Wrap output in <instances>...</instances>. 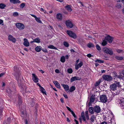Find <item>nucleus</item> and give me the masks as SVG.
Here are the masks:
<instances>
[{
	"mask_svg": "<svg viewBox=\"0 0 124 124\" xmlns=\"http://www.w3.org/2000/svg\"><path fill=\"white\" fill-rule=\"evenodd\" d=\"M14 69L13 75L16 77L17 80H19L20 77V72L19 70V69L17 66L14 67Z\"/></svg>",
	"mask_w": 124,
	"mask_h": 124,
	"instance_id": "obj_1",
	"label": "nucleus"
},
{
	"mask_svg": "<svg viewBox=\"0 0 124 124\" xmlns=\"http://www.w3.org/2000/svg\"><path fill=\"white\" fill-rule=\"evenodd\" d=\"M100 101L103 103H105L107 101V98L105 95L100 96Z\"/></svg>",
	"mask_w": 124,
	"mask_h": 124,
	"instance_id": "obj_2",
	"label": "nucleus"
},
{
	"mask_svg": "<svg viewBox=\"0 0 124 124\" xmlns=\"http://www.w3.org/2000/svg\"><path fill=\"white\" fill-rule=\"evenodd\" d=\"M15 25L16 27L19 30H23L24 28V24L21 23H16Z\"/></svg>",
	"mask_w": 124,
	"mask_h": 124,
	"instance_id": "obj_3",
	"label": "nucleus"
},
{
	"mask_svg": "<svg viewBox=\"0 0 124 124\" xmlns=\"http://www.w3.org/2000/svg\"><path fill=\"white\" fill-rule=\"evenodd\" d=\"M103 51L107 54H109L110 55H111L113 54V51L112 50L110 49L105 47L103 49Z\"/></svg>",
	"mask_w": 124,
	"mask_h": 124,
	"instance_id": "obj_4",
	"label": "nucleus"
},
{
	"mask_svg": "<svg viewBox=\"0 0 124 124\" xmlns=\"http://www.w3.org/2000/svg\"><path fill=\"white\" fill-rule=\"evenodd\" d=\"M67 33L70 37L74 39H75L77 37L76 34L74 33H73L72 31H67Z\"/></svg>",
	"mask_w": 124,
	"mask_h": 124,
	"instance_id": "obj_5",
	"label": "nucleus"
},
{
	"mask_svg": "<svg viewBox=\"0 0 124 124\" xmlns=\"http://www.w3.org/2000/svg\"><path fill=\"white\" fill-rule=\"evenodd\" d=\"M105 40H107L109 43H111L112 41L113 38L109 35H108L105 37Z\"/></svg>",
	"mask_w": 124,
	"mask_h": 124,
	"instance_id": "obj_6",
	"label": "nucleus"
},
{
	"mask_svg": "<svg viewBox=\"0 0 124 124\" xmlns=\"http://www.w3.org/2000/svg\"><path fill=\"white\" fill-rule=\"evenodd\" d=\"M66 24L68 28H72L73 26V25L71 22L69 20L66 21Z\"/></svg>",
	"mask_w": 124,
	"mask_h": 124,
	"instance_id": "obj_7",
	"label": "nucleus"
},
{
	"mask_svg": "<svg viewBox=\"0 0 124 124\" xmlns=\"http://www.w3.org/2000/svg\"><path fill=\"white\" fill-rule=\"evenodd\" d=\"M94 111L96 113H100L101 111V109L100 106L96 105L94 107Z\"/></svg>",
	"mask_w": 124,
	"mask_h": 124,
	"instance_id": "obj_8",
	"label": "nucleus"
},
{
	"mask_svg": "<svg viewBox=\"0 0 124 124\" xmlns=\"http://www.w3.org/2000/svg\"><path fill=\"white\" fill-rule=\"evenodd\" d=\"M119 103L120 104V107L123 108H124V98H121L119 100Z\"/></svg>",
	"mask_w": 124,
	"mask_h": 124,
	"instance_id": "obj_9",
	"label": "nucleus"
},
{
	"mask_svg": "<svg viewBox=\"0 0 124 124\" xmlns=\"http://www.w3.org/2000/svg\"><path fill=\"white\" fill-rule=\"evenodd\" d=\"M104 79L107 81H110L112 79V77L109 75H104L103 77Z\"/></svg>",
	"mask_w": 124,
	"mask_h": 124,
	"instance_id": "obj_10",
	"label": "nucleus"
},
{
	"mask_svg": "<svg viewBox=\"0 0 124 124\" xmlns=\"http://www.w3.org/2000/svg\"><path fill=\"white\" fill-rule=\"evenodd\" d=\"M23 40L24 41L23 45L26 47L29 46L30 45V43L28 39L26 38H24L23 39Z\"/></svg>",
	"mask_w": 124,
	"mask_h": 124,
	"instance_id": "obj_11",
	"label": "nucleus"
},
{
	"mask_svg": "<svg viewBox=\"0 0 124 124\" xmlns=\"http://www.w3.org/2000/svg\"><path fill=\"white\" fill-rule=\"evenodd\" d=\"M110 88L111 91H115L116 89L117 86L114 83L110 85Z\"/></svg>",
	"mask_w": 124,
	"mask_h": 124,
	"instance_id": "obj_12",
	"label": "nucleus"
},
{
	"mask_svg": "<svg viewBox=\"0 0 124 124\" xmlns=\"http://www.w3.org/2000/svg\"><path fill=\"white\" fill-rule=\"evenodd\" d=\"M8 39L10 41H11L13 43H15L16 40L15 38H14L11 35H9L8 37Z\"/></svg>",
	"mask_w": 124,
	"mask_h": 124,
	"instance_id": "obj_13",
	"label": "nucleus"
},
{
	"mask_svg": "<svg viewBox=\"0 0 124 124\" xmlns=\"http://www.w3.org/2000/svg\"><path fill=\"white\" fill-rule=\"evenodd\" d=\"M83 63L82 61H80V63L77 64L75 65V68L76 70L78 69V68L81 67L83 65Z\"/></svg>",
	"mask_w": 124,
	"mask_h": 124,
	"instance_id": "obj_14",
	"label": "nucleus"
},
{
	"mask_svg": "<svg viewBox=\"0 0 124 124\" xmlns=\"http://www.w3.org/2000/svg\"><path fill=\"white\" fill-rule=\"evenodd\" d=\"M32 79L34 81L35 83H37L38 82V79L37 76L34 74H32Z\"/></svg>",
	"mask_w": 124,
	"mask_h": 124,
	"instance_id": "obj_15",
	"label": "nucleus"
},
{
	"mask_svg": "<svg viewBox=\"0 0 124 124\" xmlns=\"http://www.w3.org/2000/svg\"><path fill=\"white\" fill-rule=\"evenodd\" d=\"M31 15L35 18V20L37 22L40 23H42L41 21L40 20V18H38L36 16L34 15L31 14Z\"/></svg>",
	"mask_w": 124,
	"mask_h": 124,
	"instance_id": "obj_16",
	"label": "nucleus"
},
{
	"mask_svg": "<svg viewBox=\"0 0 124 124\" xmlns=\"http://www.w3.org/2000/svg\"><path fill=\"white\" fill-rule=\"evenodd\" d=\"M56 18L59 20H61L62 19V14H58L56 15Z\"/></svg>",
	"mask_w": 124,
	"mask_h": 124,
	"instance_id": "obj_17",
	"label": "nucleus"
},
{
	"mask_svg": "<svg viewBox=\"0 0 124 124\" xmlns=\"http://www.w3.org/2000/svg\"><path fill=\"white\" fill-rule=\"evenodd\" d=\"M66 108L68 109V110L70 111L71 114L73 116L75 117L76 118V116L75 114V113H74V112H73V111L71 110V109L69 107L66 106Z\"/></svg>",
	"mask_w": 124,
	"mask_h": 124,
	"instance_id": "obj_18",
	"label": "nucleus"
},
{
	"mask_svg": "<svg viewBox=\"0 0 124 124\" xmlns=\"http://www.w3.org/2000/svg\"><path fill=\"white\" fill-rule=\"evenodd\" d=\"M61 85L63 87L65 91H66L69 90V86L68 85L64 84H62Z\"/></svg>",
	"mask_w": 124,
	"mask_h": 124,
	"instance_id": "obj_19",
	"label": "nucleus"
},
{
	"mask_svg": "<svg viewBox=\"0 0 124 124\" xmlns=\"http://www.w3.org/2000/svg\"><path fill=\"white\" fill-rule=\"evenodd\" d=\"M10 1L14 4L20 3V1L19 0H10Z\"/></svg>",
	"mask_w": 124,
	"mask_h": 124,
	"instance_id": "obj_20",
	"label": "nucleus"
},
{
	"mask_svg": "<svg viewBox=\"0 0 124 124\" xmlns=\"http://www.w3.org/2000/svg\"><path fill=\"white\" fill-rule=\"evenodd\" d=\"M53 83L57 88H61V86L60 84L57 81H53Z\"/></svg>",
	"mask_w": 124,
	"mask_h": 124,
	"instance_id": "obj_21",
	"label": "nucleus"
},
{
	"mask_svg": "<svg viewBox=\"0 0 124 124\" xmlns=\"http://www.w3.org/2000/svg\"><path fill=\"white\" fill-rule=\"evenodd\" d=\"M76 76L72 77L71 78L70 81L71 82H72L74 81L79 79Z\"/></svg>",
	"mask_w": 124,
	"mask_h": 124,
	"instance_id": "obj_22",
	"label": "nucleus"
},
{
	"mask_svg": "<svg viewBox=\"0 0 124 124\" xmlns=\"http://www.w3.org/2000/svg\"><path fill=\"white\" fill-rule=\"evenodd\" d=\"M95 99V95H92L91 96L90 98V102H93L94 101Z\"/></svg>",
	"mask_w": 124,
	"mask_h": 124,
	"instance_id": "obj_23",
	"label": "nucleus"
},
{
	"mask_svg": "<svg viewBox=\"0 0 124 124\" xmlns=\"http://www.w3.org/2000/svg\"><path fill=\"white\" fill-rule=\"evenodd\" d=\"M89 112L92 114H93L94 112V108L92 107H90L89 108Z\"/></svg>",
	"mask_w": 124,
	"mask_h": 124,
	"instance_id": "obj_24",
	"label": "nucleus"
},
{
	"mask_svg": "<svg viewBox=\"0 0 124 124\" xmlns=\"http://www.w3.org/2000/svg\"><path fill=\"white\" fill-rule=\"evenodd\" d=\"M42 47L40 46H38L35 48V50L37 52H39L41 50Z\"/></svg>",
	"mask_w": 124,
	"mask_h": 124,
	"instance_id": "obj_25",
	"label": "nucleus"
},
{
	"mask_svg": "<svg viewBox=\"0 0 124 124\" xmlns=\"http://www.w3.org/2000/svg\"><path fill=\"white\" fill-rule=\"evenodd\" d=\"M65 8L69 11H72V9L70 5H67L65 7Z\"/></svg>",
	"mask_w": 124,
	"mask_h": 124,
	"instance_id": "obj_26",
	"label": "nucleus"
},
{
	"mask_svg": "<svg viewBox=\"0 0 124 124\" xmlns=\"http://www.w3.org/2000/svg\"><path fill=\"white\" fill-rule=\"evenodd\" d=\"M26 116L27 114L26 111H25L22 112L21 114V116L23 118L25 117Z\"/></svg>",
	"mask_w": 124,
	"mask_h": 124,
	"instance_id": "obj_27",
	"label": "nucleus"
},
{
	"mask_svg": "<svg viewBox=\"0 0 124 124\" xmlns=\"http://www.w3.org/2000/svg\"><path fill=\"white\" fill-rule=\"evenodd\" d=\"M116 85L117 87H120L121 86V85L120 84V83L119 82L115 81L114 83Z\"/></svg>",
	"mask_w": 124,
	"mask_h": 124,
	"instance_id": "obj_28",
	"label": "nucleus"
},
{
	"mask_svg": "<svg viewBox=\"0 0 124 124\" xmlns=\"http://www.w3.org/2000/svg\"><path fill=\"white\" fill-rule=\"evenodd\" d=\"M84 112H83L81 113V117L82 118L83 120L84 121H86L85 117L84 115Z\"/></svg>",
	"mask_w": 124,
	"mask_h": 124,
	"instance_id": "obj_29",
	"label": "nucleus"
},
{
	"mask_svg": "<svg viewBox=\"0 0 124 124\" xmlns=\"http://www.w3.org/2000/svg\"><path fill=\"white\" fill-rule=\"evenodd\" d=\"M40 89L41 92L43 94H46L45 89L42 87H41Z\"/></svg>",
	"mask_w": 124,
	"mask_h": 124,
	"instance_id": "obj_30",
	"label": "nucleus"
},
{
	"mask_svg": "<svg viewBox=\"0 0 124 124\" xmlns=\"http://www.w3.org/2000/svg\"><path fill=\"white\" fill-rule=\"evenodd\" d=\"M48 47L51 49L58 50L53 45H50L48 46Z\"/></svg>",
	"mask_w": 124,
	"mask_h": 124,
	"instance_id": "obj_31",
	"label": "nucleus"
},
{
	"mask_svg": "<svg viewBox=\"0 0 124 124\" xmlns=\"http://www.w3.org/2000/svg\"><path fill=\"white\" fill-rule=\"evenodd\" d=\"M6 7V5L4 4L1 3L0 4V8L3 9Z\"/></svg>",
	"mask_w": 124,
	"mask_h": 124,
	"instance_id": "obj_32",
	"label": "nucleus"
},
{
	"mask_svg": "<svg viewBox=\"0 0 124 124\" xmlns=\"http://www.w3.org/2000/svg\"><path fill=\"white\" fill-rule=\"evenodd\" d=\"M75 88L74 86H71L70 88V89L69 90L70 92H71L75 90Z\"/></svg>",
	"mask_w": 124,
	"mask_h": 124,
	"instance_id": "obj_33",
	"label": "nucleus"
},
{
	"mask_svg": "<svg viewBox=\"0 0 124 124\" xmlns=\"http://www.w3.org/2000/svg\"><path fill=\"white\" fill-rule=\"evenodd\" d=\"M34 42L39 43L40 42V39L39 38H37L34 39Z\"/></svg>",
	"mask_w": 124,
	"mask_h": 124,
	"instance_id": "obj_34",
	"label": "nucleus"
},
{
	"mask_svg": "<svg viewBox=\"0 0 124 124\" xmlns=\"http://www.w3.org/2000/svg\"><path fill=\"white\" fill-rule=\"evenodd\" d=\"M87 46L89 48L91 47H94V45L91 43H89L87 45Z\"/></svg>",
	"mask_w": 124,
	"mask_h": 124,
	"instance_id": "obj_35",
	"label": "nucleus"
},
{
	"mask_svg": "<svg viewBox=\"0 0 124 124\" xmlns=\"http://www.w3.org/2000/svg\"><path fill=\"white\" fill-rule=\"evenodd\" d=\"M85 113V116L86 119L87 120L89 119V117L88 115V111H86Z\"/></svg>",
	"mask_w": 124,
	"mask_h": 124,
	"instance_id": "obj_36",
	"label": "nucleus"
},
{
	"mask_svg": "<svg viewBox=\"0 0 124 124\" xmlns=\"http://www.w3.org/2000/svg\"><path fill=\"white\" fill-rule=\"evenodd\" d=\"M95 116L94 115L92 116L90 119L91 121L93 122L95 119Z\"/></svg>",
	"mask_w": 124,
	"mask_h": 124,
	"instance_id": "obj_37",
	"label": "nucleus"
},
{
	"mask_svg": "<svg viewBox=\"0 0 124 124\" xmlns=\"http://www.w3.org/2000/svg\"><path fill=\"white\" fill-rule=\"evenodd\" d=\"M65 58L64 56H62L61 58V61L62 62H65Z\"/></svg>",
	"mask_w": 124,
	"mask_h": 124,
	"instance_id": "obj_38",
	"label": "nucleus"
},
{
	"mask_svg": "<svg viewBox=\"0 0 124 124\" xmlns=\"http://www.w3.org/2000/svg\"><path fill=\"white\" fill-rule=\"evenodd\" d=\"M116 7L118 8H120L122 7L121 5L119 3H117L116 4Z\"/></svg>",
	"mask_w": 124,
	"mask_h": 124,
	"instance_id": "obj_39",
	"label": "nucleus"
},
{
	"mask_svg": "<svg viewBox=\"0 0 124 124\" xmlns=\"http://www.w3.org/2000/svg\"><path fill=\"white\" fill-rule=\"evenodd\" d=\"M107 44V42L106 41H105V39L103 40L102 43V45L103 46H105Z\"/></svg>",
	"mask_w": 124,
	"mask_h": 124,
	"instance_id": "obj_40",
	"label": "nucleus"
},
{
	"mask_svg": "<svg viewBox=\"0 0 124 124\" xmlns=\"http://www.w3.org/2000/svg\"><path fill=\"white\" fill-rule=\"evenodd\" d=\"M67 71L68 73L71 74L72 72L73 71L71 68H70L68 69Z\"/></svg>",
	"mask_w": 124,
	"mask_h": 124,
	"instance_id": "obj_41",
	"label": "nucleus"
},
{
	"mask_svg": "<svg viewBox=\"0 0 124 124\" xmlns=\"http://www.w3.org/2000/svg\"><path fill=\"white\" fill-rule=\"evenodd\" d=\"M116 58L118 60H121L123 59V57L121 56H117L116 57Z\"/></svg>",
	"mask_w": 124,
	"mask_h": 124,
	"instance_id": "obj_42",
	"label": "nucleus"
},
{
	"mask_svg": "<svg viewBox=\"0 0 124 124\" xmlns=\"http://www.w3.org/2000/svg\"><path fill=\"white\" fill-rule=\"evenodd\" d=\"M63 44L64 46L66 47H68L69 46V45L68 42H64L63 43Z\"/></svg>",
	"mask_w": 124,
	"mask_h": 124,
	"instance_id": "obj_43",
	"label": "nucleus"
},
{
	"mask_svg": "<svg viewBox=\"0 0 124 124\" xmlns=\"http://www.w3.org/2000/svg\"><path fill=\"white\" fill-rule=\"evenodd\" d=\"M7 92H8L9 94H10L12 93V91L9 88H8L7 89Z\"/></svg>",
	"mask_w": 124,
	"mask_h": 124,
	"instance_id": "obj_44",
	"label": "nucleus"
},
{
	"mask_svg": "<svg viewBox=\"0 0 124 124\" xmlns=\"http://www.w3.org/2000/svg\"><path fill=\"white\" fill-rule=\"evenodd\" d=\"M96 48L98 50L100 51L101 50V48L98 45H97L96 46Z\"/></svg>",
	"mask_w": 124,
	"mask_h": 124,
	"instance_id": "obj_45",
	"label": "nucleus"
},
{
	"mask_svg": "<svg viewBox=\"0 0 124 124\" xmlns=\"http://www.w3.org/2000/svg\"><path fill=\"white\" fill-rule=\"evenodd\" d=\"M13 15L14 16H17L18 15V14L17 12H15L13 13Z\"/></svg>",
	"mask_w": 124,
	"mask_h": 124,
	"instance_id": "obj_46",
	"label": "nucleus"
},
{
	"mask_svg": "<svg viewBox=\"0 0 124 124\" xmlns=\"http://www.w3.org/2000/svg\"><path fill=\"white\" fill-rule=\"evenodd\" d=\"M100 83V81L96 82L95 84V86H98L99 85Z\"/></svg>",
	"mask_w": 124,
	"mask_h": 124,
	"instance_id": "obj_47",
	"label": "nucleus"
},
{
	"mask_svg": "<svg viewBox=\"0 0 124 124\" xmlns=\"http://www.w3.org/2000/svg\"><path fill=\"white\" fill-rule=\"evenodd\" d=\"M3 107H1L0 109V118L1 116H2V110Z\"/></svg>",
	"mask_w": 124,
	"mask_h": 124,
	"instance_id": "obj_48",
	"label": "nucleus"
},
{
	"mask_svg": "<svg viewBox=\"0 0 124 124\" xmlns=\"http://www.w3.org/2000/svg\"><path fill=\"white\" fill-rule=\"evenodd\" d=\"M25 4L24 3H22L20 5V7L22 8H23Z\"/></svg>",
	"mask_w": 124,
	"mask_h": 124,
	"instance_id": "obj_49",
	"label": "nucleus"
},
{
	"mask_svg": "<svg viewBox=\"0 0 124 124\" xmlns=\"http://www.w3.org/2000/svg\"><path fill=\"white\" fill-rule=\"evenodd\" d=\"M41 50L44 52H48L46 48H43L41 49Z\"/></svg>",
	"mask_w": 124,
	"mask_h": 124,
	"instance_id": "obj_50",
	"label": "nucleus"
},
{
	"mask_svg": "<svg viewBox=\"0 0 124 124\" xmlns=\"http://www.w3.org/2000/svg\"><path fill=\"white\" fill-rule=\"evenodd\" d=\"M3 23V21L2 20L0 19V25L1 24L2 26L4 24Z\"/></svg>",
	"mask_w": 124,
	"mask_h": 124,
	"instance_id": "obj_51",
	"label": "nucleus"
},
{
	"mask_svg": "<svg viewBox=\"0 0 124 124\" xmlns=\"http://www.w3.org/2000/svg\"><path fill=\"white\" fill-rule=\"evenodd\" d=\"M123 51L122 50L117 49L116 50L117 52L118 53H120Z\"/></svg>",
	"mask_w": 124,
	"mask_h": 124,
	"instance_id": "obj_52",
	"label": "nucleus"
},
{
	"mask_svg": "<svg viewBox=\"0 0 124 124\" xmlns=\"http://www.w3.org/2000/svg\"><path fill=\"white\" fill-rule=\"evenodd\" d=\"M97 61L98 62H99L100 63H102L103 62V61L100 60H97Z\"/></svg>",
	"mask_w": 124,
	"mask_h": 124,
	"instance_id": "obj_53",
	"label": "nucleus"
},
{
	"mask_svg": "<svg viewBox=\"0 0 124 124\" xmlns=\"http://www.w3.org/2000/svg\"><path fill=\"white\" fill-rule=\"evenodd\" d=\"M55 72L57 73H60L59 70L58 69H56L55 70Z\"/></svg>",
	"mask_w": 124,
	"mask_h": 124,
	"instance_id": "obj_54",
	"label": "nucleus"
},
{
	"mask_svg": "<svg viewBox=\"0 0 124 124\" xmlns=\"http://www.w3.org/2000/svg\"><path fill=\"white\" fill-rule=\"evenodd\" d=\"M92 55H91V54H88L87 55V56L88 57H92Z\"/></svg>",
	"mask_w": 124,
	"mask_h": 124,
	"instance_id": "obj_55",
	"label": "nucleus"
},
{
	"mask_svg": "<svg viewBox=\"0 0 124 124\" xmlns=\"http://www.w3.org/2000/svg\"><path fill=\"white\" fill-rule=\"evenodd\" d=\"M18 104L19 105H20V104L21 103V100H20L18 101Z\"/></svg>",
	"mask_w": 124,
	"mask_h": 124,
	"instance_id": "obj_56",
	"label": "nucleus"
},
{
	"mask_svg": "<svg viewBox=\"0 0 124 124\" xmlns=\"http://www.w3.org/2000/svg\"><path fill=\"white\" fill-rule=\"evenodd\" d=\"M4 74L5 73H2L0 74V77L3 76Z\"/></svg>",
	"mask_w": 124,
	"mask_h": 124,
	"instance_id": "obj_57",
	"label": "nucleus"
},
{
	"mask_svg": "<svg viewBox=\"0 0 124 124\" xmlns=\"http://www.w3.org/2000/svg\"><path fill=\"white\" fill-rule=\"evenodd\" d=\"M63 95L65 98H68V97L66 94H63Z\"/></svg>",
	"mask_w": 124,
	"mask_h": 124,
	"instance_id": "obj_58",
	"label": "nucleus"
},
{
	"mask_svg": "<svg viewBox=\"0 0 124 124\" xmlns=\"http://www.w3.org/2000/svg\"><path fill=\"white\" fill-rule=\"evenodd\" d=\"M76 122V124H78V122L76 120H74Z\"/></svg>",
	"mask_w": 124,
	"mask_h": 124,
	"instance_id": "obj_59",
	"label": "nucleus"
},
{
	"mask_svg": "<svg viewBox=\"0 0 124 124\" xmlns=\"http://www.w3.org/2000/svg\"><path fill=\"white\" fill-rule=\"evenodd\" d=\"M37 85H38L39 87V88L41 87H42L39 84V83H37Z\"/></svg>",
	"mask_w": 124,
	"mask_h": 124,
	"instance_id": "obj_60",
	"label": "nucleus"
},
{
	"mask_svg": "<svg viewBox=\"0 0 124 124\" xmlns=\"http://www.w3.org/2000/svg\"><path fill=\"white\" fill-rule=\"evenodd\" d=\"M60 100L62 103H63L64 102L63 100V99L61 98L60 99Z\"/></svg>",
	"mask_w": 124,
	"mask_h": 124,
	"instance_id": "obj_61",
	"label": "nucleus"
},
{
	"mask_svg": "<svg viewBox=\"0 0 124 124\" xmlns=\"http://www.w3.org/2000/svg\"><path fill=\"white\" fill-rule=\"evenodd\" d=\"M101 124H107V123L106 122H102Z\"/></svg>",
	"mask_w": 124,
	"mask_h": 124,
	"instance_id": "obj_62",
	"label": "nucleus"
},
{
	"mask_svg": "<svg viewBox=\"0 0 124 124\" xmlns=\"http://www.w3.org/2000/svg\"><path fill=\"white\" fill-rule=\"evenodd\" d=\"M42 12H44V13L45 14H48V13H47L46 11L45 10H44V11H43Z\"/></svg>",
	"mask_w": 124,
	"mask_h": 124,
	"instance_id": "obj_63",
	"label": "nucleus"
},
{
	"mask_svg": "<svg viewBox=\"0 0 124 124\" xmlns=\"http://www.w3.org/2000/svg\"><path fill=\"white\" fill-rule=\"evenodd\" d=\"M39 10H40V11H44V9L42 8H39Z\"/></svg>",
	"mask_w": 124,
	"mask_h": 124,
	"instance_id": "obj_64",
	"label": "nucleus"
}]
</instances>
